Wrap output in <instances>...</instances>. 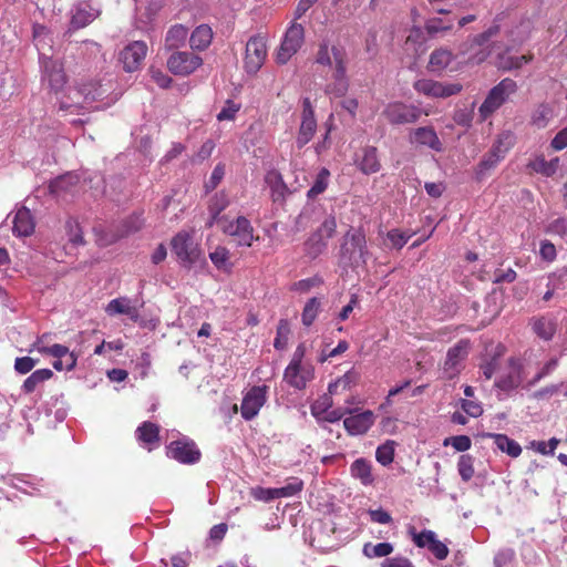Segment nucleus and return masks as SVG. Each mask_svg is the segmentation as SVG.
I'll use <instances>...</instances> for the list:
<instances>
[{
  "label": "nucleus",
  "mask_w": 567,
  "mask_h": 567,
  "mask_svg": "<svg viewBox=\"0 0 567 567\" xmlns=\"http://www.w3.org/2000/svg\"><path fill=\"white\" fill-rule=\"evenodd\" d=\"M107 93L99 81L90 80L81 83L78 87L69 90V94L59 103V110L72 114H82L86 105L102 100Z\"/></svg>",
  "instance_id": "f257e3e1"
},
{
  "label": "nucleus",
  "mask_w": 567,
  "mask_h": 567,
  "mask_svg": "<svg viewBox=\"0 0 567 567\" xmlns=\"http://www.w3.org/2000/svg\"><path fill=\"white\" fill-rule=\"evenodd\" d=\"M369 249L362 227L350 229L343 235L339 250V264L344 267H358L367 262Z\"/></svg>",
  "instance_id": "f03ea898"
},
{
  "label": "nucleus",
  "mask_w": 567,
  "mask_h": 567,
  "mask_svg": "<svg viewBox=\"0 0 567 567\" xmlns=\"http://www.w3.org/2000/svg\"><path fill=\"white\" fill-rule=\"evenodd\" d=\"M517 90V83L511 78H505L493 86L478 109L482 120H487L493 115Z\"/></svg>",
  "instance_id": "7ed1b4c3"
},
{
  "label": "nucleus",
  "mask_w": 567,
  "mask_h": 567,
  "mask_svg": "<svg viewBox=\"0 0 567 567\" xmlns=\"http://www.w3.org/2000/svg\"><path fill=\"white\" fill-rule=\"evenodd\" d=\"M47 334L41 336L34 342L33 347L42 354L53 357L56 360L53 362V368L56 371H71L75 368L78 358L69 350L68 347L62 344H45Z\"/></svg>",
  "instance_id": "20e7f679"
},
{
  "label": "nucleus",
  "mask_w": 567,
  "mask_h": 567,
  "mask_svg": "<svg viewBox=\"0 0 567 567\" xmlns=\"http://www.w3.org/2000/svg\"><path fill=\"white\" fill-rule=\"evenodd\" d=\"M303 43L305 28L302 24L292 21L277 50L275 56L276 62L278 64H286L301 49Z\"/></svg>",
  "instance_id": "39448f33"
},
{
  "label": "nucleus",
  "mask_w": 567,
  "mask_h": 567,
  "mask_svg": "<svg viewBox=\"0 0 567 567\" xmlns=\"http://www.w3.org/2000/svg\"><path fill=\"white\" fill-rule=\"evenodd\" d=\"M423 114L427 115V113H423L419 106L401 101L388 103L382 111V116L392 125L413 124L417 122Z\"/></svg>",
  "instance_id": "423d86ee"
},
{
  "label": "nucleus",
  "mask_w": 567,
  "mask_h": 567,
  "mask_svg": "<svg viewBox=\"0 0 567 567\" xmlns=\"http://www.w3.org/2000/svg\"><path fill=\"white\" fill-rule=\"evenodd\" d=\"M171 246L178 261L186 267H190L200 258L202 250L199 246L194 243L193 236L188 231L182 230L177 233L172 238Z\"/></svg>",
  "instance_id": "0eeeda50"
},
{
  "label": "nucleus",
  "mask_w": 567,
  "mask_h": 567,
  "mask_svg": "<svg viewBox=\"0 0 567 567\" xmlns=\"http://www.w3.org/2000/svg\"><path fill=\"white\" fill-rule=\"evenodd\" d=\"M223 233L234 237L238 246L245 247H250L254 240L259 238L254 236V227L244 216H239L236 219H230L229 216L224 218Z\"/></svg>",
  "instance_id": "6e6552de"
},
{
  "label": "nucleus",
  "mask_w": 567,
  "mask_h": 567,
  "mask_svg": "<svg viewBox=\"0 0 567 567\" xmlns=\"http://www.w3.org/2000/svg\"><path fill=\"white\" fill-rule=\"evenodd\" d=\"M267 58V45L262 37H251L246 44L244 66L247 73L256 74Z\"/></svg>",
  "instance_id": "1a4fd4ad"
},
{
  "label": "nucleus",
  "mask_w": 567,
  "mask_h": 567,
  "mask_svg": "<svg viewBox=\"0 0 567 567\" xmlns=\"http://www.w3.org/2000/svg\"><path fill=\"white\" fill-rule=\"evenodd\" d=\"M414 90L429 97H450L458 94L463 86L460 83H442L431 79H421L414 82Z\"/></svg>",
  "instance_id": "9d476101"
},
{
  "label": "nucleus",
  "mask_w": 567,
  "mask_h": 567,
  "mask_svg": "<svg viewBox=\"0 0 567 567\" xmlns=\"http://www.w3.org/2000/svg\"><path fill=\"white\" fill-rule=\"evenodd\" d=\"M267 385H254L247 391L240 405L243 419L250 421L258 415L260 409L267 402Z\"/></svg>",
  "instance_id": "9b49d317"
},
{
  "label": "nucleus",
  "mask_w": 567,
  "mask_h": 567,
  "mask_svg": "<svg viewBox=\"0 0 567 567\" xmlns=\"http://www.w3.org/2000/svg\"><path fill=\"white\" fill-rule=\"evenodd\" d=\"M470 341L462 339L450 348L442 369L443 379L452 380L461 372V363L467 357Z\"/></svg>",
  "instance_id": "f8f14e48"
},
{
  "label": "nucleus",
  "mask_w": 567,
  "mask_h": 567,
  "mask_svg": "<svg viewBox=\"0 0 567 567\" xmlns=\"http://www.w3.org/2000/svg\"><path fill=\"white\" fill-rule=\"evenodd\" d=\"M202 64L203 59L188 51H176L167 60V68L175 75H188Z\"/></svg>",
  "instance_id": "ddd939ff"
},
{
  "label": "nucleus",
  "mask_w": 567,
  "mask_h": 567,
  "mask_svg": "<svg viewBox=\"0 0 567 567\" xmlns=\"http://www.w3.org/2000/svg\"><path fill=\"white\" fill-rule=\"evenodd\" d=\"M43 66L42 81L48 83L49 89L58 93L60 92L68 82V76L64 71V66L60 61L51 58L41 59Z\"/></svg>",
  "instance_id": "4468645a"
},
{
  "label": "nucleus",
  "mask_w": 567,
  "mask_h": 567,
  "mask_svg": "<svg viewBox=\"0 0 567 567\" xmlns=\"http://www.w3.org/2000/svg\"><path fill=\"white\" fill-rule=\"evenodd\" d=\"M317 131L315 110L309 97L302 100L301 123L296 138L298 148L308 144Z\"/></svg>",
  "instance_id": "2eb2a0df"
},
{
  "label": "nucleus",
  "mask_w": 567,
  "mask_h": 567,
  "mask_svg": "<svg viewBox=\"0 0 567 567\" xmlns=\"http://www.w3.org/2000/svg\"><path fill=\"white\" fill-rule=\"evenodd\" d=\"M167 456L183 464H194L202 453L194 441L176 440L167 446Z\"/></svg>",
  "instance_id": "dca6fc26"
},
{
  "label": "nucleus",
  "mask_w": 567,
  "mask_h": 567,
  "mask_svg": "<svg viewBox=\"0 0 567 567\" xmlns=\"http://www.w3.org/2000/svg\"><path fill=\"white\" fill-rule=\"evenodd\" d=\"M147 53V45L143 41L127 44L120 53V60L126 72H134L141 68Z\"/></svg>",
  "instance_id": "f3484780"
},
{
  "label": "nucleus",
  "mask_w": 567,
  "mask_h": 567,
  "mask_svg": "<svg viewBox=\"0 0 567 567\" xmlns=\"http://www.w3.org/2000/svg\"><path fill=\"white\" fill-rule=\"evenodd\" d=\"M353 410H347L351 415L343 420V426L350 435L367 433L375 422V415L371 410L352 414Z\"/></svg>",
  "instance_id": "a211bd4d"
},
{
  "label": "nucleus",
  "mask_w": 567,
  "mask_h": 567,
  "mask_svg": "<svg viewBox=\"0 0 567 567\" xmlns=\"http://www.w3.org/2000/svg\"><path fill=\"white\" fill-rule=\"evenodd\" d=\"M410 142L412 144L426 146L436 152H441L443 148L442 142L432 126H423L413 130L410 134Z\"/></svg>",
  "instance_id": "6ab92c4d"
},
{
  "label": "nucleus",
  "mask_w": 567,
  "mask_h": 567,
  "mask_svg": "<svg viewBox=\"0 0 567 567\" xmlns=\"http://www.w3.org/2000/svg\"><path fill=\"white\" fill-rule=\"evenodd\" d=\"M312 379V373L301 364L289 363L284 372V380L292 388L302 390Z\"/></svg>",
  "instance_id": "aec40b11"
},
{
  "label": "nucleus",
  "mask_w": 567,
  "mask_h": 567,
  "mask_svg": "<svg viewBox=\"0 0 567 567\" xmlns=\"http://www.w3.org/2000/svg\"><path fill=\"white\" fill-rule=\"evenodd\" d=\"M522 382V364L515 358L508 359V372L496 381V386L503 391L516 389Z\"/></svg>",
  "instance_id": "412c9836"
},
{
  "label": "nucleus",
  "mask_w": 567,
  "mask_h": 567,
  "mask_svg": "<svg viewBox=\"0 0 567 567\" xmlns=\"http://www.w3.org/2000/svg\"><path fill=\"white\" fill-rule=\"evenodd\" d=\"M79 183L80 177L76 174L68 173L51 181L49 190L56 197H63L73 193Z\"/></svg>",
  "instance_id": "4be33fe9"
},
{
  "label": "nucleus",
  "mask_w": 567,
  "mask_h": 567,
  "mask_svg": "<svg viewBox=\"0 0 567 567\" xmlns=\"http://www.w3.org/2000/svg\"><path fill=\"white\" fill-rule=\"evenodd\" d=\"M137 441L152 451L159 444V426L151 421H145L136 429Z\"/></svg>",
  "instance_id": "5701e85b"
},
{
  "label": "nucleus",
  "mask_w": 567,
  "mask_h": 567,
  "mask_svg": "<svg viewBox=\"0 0 567 567\" xmlns=\"http://www.w3.org/2000/svg\"><path fill=\"white\" fill-rule=\"evenodd\" d=\"M105 311L110 316L126 315L134 322H136L140 318L137 308L132 306L131 300L126 297H120L111 300L107 303Z\"/></svg>",
  "instance_id": "b1692460"
},
{
  "label": "nucleus",
  "mask_w": 567,
  "mask_h": 567,
  "mask_svg": "<svg viewBox=\"0 0 567 567\" xmlns=\"http://www.w3.org/2000/svg\"><path fill=\"white\" fill-rule=\"evenodd\" d=\"M530 326L534 333L545 341L551 340L557 331L556 320L548 316L533 318Z\"/></svg>",
  "instance_id": "393cba45"
},
{
  "label": "nucleus",
  "mask_w": 567,
  "mask_h": 567,
  "mask_svg": "<svg viewBox=\"0 0 567 567\" xmlns=\"http://www.w3.org/2000/svg\"><path fill=\"white\" fill-rule=\"evenodd\" d=\"M12 224L13 234L20 237L30 236L34 230V223L31 213L24 207L16 213Z\"/></svg>",
  "instance_id": "a878e982"
},
{
  "label": "nucleus",
  "mask_w": 567,
  "mask_h": 567,
  "mask_svg": "<svg viewBox=\"0 0 567 567\" xmlns=\"http://www.w3.org/2000/svg\"><path fill=\"white\" fill-rule=\"evenodd\" d=\"M351 476L359 480L362 485L368 486L374 482L372 463L367 458H357L350 466Z\"/></svg>",
  "instance_id": "bb28decb"
},
{
  "label": "nucleus",
  "mask_w": 567,
  "mask_h": 567,
  "mask_svg": "<svg viewBox=\"0 0 567 567\" xmlns=\"http://www.w3.org/2000/svg\"><path fill=\"white\" fill-rule=\"evenodd\" d=\"M485 436L492 439L496 447L511 457H518L522 453L520 445L506 434L487 433Z\"/></svg>",
  "instance_id": "cd10ccee"
},
{
  "label": "nucleus",
  "mask_w": 567,
  "mask_h": 567,
  "mask_svg": "<svg viewBox=\"0 0 567 567\" xmlns=\"http://www.w3.org/2000/svg\"><path fill=\"white\" fill-rule=\"evenodd\" d=\"M212 40V28L207 24H200L192 32L189 43L193 49L202 51L209 47Z\"/></svg>",
  "instance_id": "c85d7f7f"
},
{
  "label": "nucleus",
  "mask_w": 567,
  "mask_h": 567,
  "mask_svg": "<svg viewBox=\"0 0 567 567\" xmlns=\"http://www.w3.org/2000/svg\"><path fill=\"white\" fill-rule=\"evenodd\" d=\"M360 380V372L355 369L347 371L343 375L339 377L334 382L330 383L328 391L330 394H337L339 391L350 390L357 385Z\"/></svg>",
  "instance_id": "c756f323"
},
{
  "label": "nucleus",
  "mask_w": 567,
  "mask_h": 567,
  "mask_svg": "<svg viewBox=\"0 0 567 567\" xmlns=\"http://www.w3.org/2000/svg\"><path fill=\"white\" fill-rule=\"evenodd\" d=\"M534 60L533 53L523 54L519 56L508 55L506 53L499 54L497 58V66L503 71L518 70L524 64H527Z\"/></svg>",
  "instance_id": "7c9ffc66"
},
{
  "label": "nucleus",
  "mask_w": 567,
  "mask_h": 567,
  "mask_svg": "<svg viewBox=\"0 0 567 567\" xmlns=\"http://www.w3.org/2000/svg\"><path fill=\"white\" fill-rule=\"evenodd\" d=\"M188 37V29L182 24L171 27L165 37V48L174 50L183 47Z\"/></svg>",
  "instance_id": "2f4dec72"
},
{
  "label": "nucleus",
  "mask_w": 567,
  "mask_h": 567,
  "mask_svg": "<svg viewBox=\"0 0 567 567\" xmlns=\"http://www.w3.org/2000/svg\"><path fill=\"white\" fill-rule=\"evenodd\" d=\"M359 168L362 173L369 175L380 171L381 164L378 158V150L374 146H368L363 150V155L359 162Z\"/></svg>",
  "instance_id": "473e14b6"
},
{
  "label": "nucleus",
  "mask_w": 567,
  "mask_h": 567,
  "mask_svg": "<svg viewBox=\"0 0 567 567\" xmlns=\"http://www.w3.org/2000/svg\"><path fill=\"white\" fill-rule=\"evenodd\" d=\"M333 62H334V71L332 74L333 81H342L348 80L347 76V52L340 45L331 47Z\"/></svg>",
  "instance_id": "72a5a7b5"
},
{
  "label": "nucleus",
  "mask_w": 567,
  "mask_h": 567,
  "mask_svg": "<svg viewBox=\"0 0 567 567\" xmlns=\"http://www.w3.org/2000/svg\"><path fill=\"white\" fill-rule=\"evenodd\" d=\"M53 372L50 369H39L32 372L23 382L21 389L25 394H30L43 382L50 380Z\"/></svg>",
  "instance_id": "f704fd0d"
},
{
  "label": "nucleus",
  "mask_w": 567,
  "mask_h": 567,
  "mask_svg": "<svg viewBox=\"0 0 567 567\" xmlns=\"http://www.w3.org/2000/svg\"><path fill=\"white\" fill-rule=\"evenodd\" d=\"M453 53L446 49L434 50L430 55L429 66L431 71H442L453 61Z\"/></svg>",
  "instance_id": "c9c22d12"
},
{
  "label": "nucleus",
  "mask_w": 567,
  "mask_h": 567,
  "mask_svg": "<svg viewBox=\"0 0 567 567\" xmlns=\"http://www.w3.org/2000/svg\"><path fill=\"white\" fill-rule=\"evenodd\" d=\"M558 157L547 161L544 156H538L530 163V167L536 173L542 174L546 177H550L556 174L558 169Z\"/></svg>",
  "instance_id": "e433bc0d"
},
{
  "label": "nucleus",
  "mask_w": 567,
  "mask_h": 567,
  "mask_svg": "<svg viewBox=\"0 0 567 567\" xmlns=\"http://www.w3.org/2000/svg\"><path fill=\"white\" fill-rule=\"evenodd\" d=\"M330 172L328 168L322 167L316 176L313 185L307 193V197L310 199H315L317 196L322 194L329 184Z\"/></svg>",
  "instance_id": "4c0bfd02"
},
{
  "label": "nucleus",
  "mask_w": 567,
  "mask_h": 567,
  "mask_svg": "<svg viewBox=\"0 0 567 567\" xmlns=\"http://www.w3.org/2000/svg\"><path fill=\"white\" fill-rule=\"evenodd\" d=\"M209 259L218 269L229 271L231 269L230 251L224 246H217L214 251L209 252Z\"/></svg>",
  "instance_id": "58836bf2"
},
{
  "label": "nucleus",
  "mask_w": 567,
  "mask_h": 567,
  "mask_svg": "<svg viewBox=\"0 0 567 567\" xmlns=\"http://www.w3.org/2000/svg\"><path fill=\"white\" fill-rule=\"evenodd\" d=\"M266 182L270 185L271 197L274 202L284 198L287 187L278 172L268 173L266 176Z\"/></svg>",
  "instance_id": "ea45409f"
},
{
  "label": "nucleus",
  "mask_w": 567,
  "mask_h": 567,
  "mask_svg": "<svg viewBox=\"0 0 567 567\" xmlns=\"http://www.w3.org/2000/svg\"><path fill=\"white\" fill-rule=\"evenodd\" d=\"M551 115V107L546 103H542L534 110L530 122L537 128H544L548 125Z\"/></svg>",
  "instance_id": "a19ab883"
},
{
  "label": "nucleus",
  "mask_w": 567,
  "mask_h": 567,
  "mask_svg": "<svg viewBox=\"0 0 567 567\" xmlns=\"http://www.w3.org/2000/svg\"><path fill=\"white\" fill-rule=\"evenodd\" d=\"M321 302L317 297L310 298L303 307L301 321L306 327H310L320 311Z\"/></svg>",
  "instance_id": "79ce46f5"
},
{
  "label": "nucleus",
  "mask_w": 567,
  "mask_h": 567,
  "mask_svg": "<svg viewBox=\"0 0 567 567\" xmlns=\"http://www.w3.org/2000/svg\"><path fill=\"white\" fill-rule=\"evenodd\" d=\"M327 248V241L322 240L319 235L311 234L305 243V252L311 259L317 258Z\"/></svg>",
  "instance_id": "37998d69"
},
{
  "label": "nucleus",
  "mask_w": 567,
  "mask_h": 567,
  "mask_svg": "<svg viewBox=\"0 0 567 567\" xmlns=\"http://www.w3.org/2000/svg\"><path fill=\"white\" fill-rule=\"evenodd\" d=\"M362 551L368 558L386 557L393 551V546L390 543H379L375 545L367 543Z\"/></svg>",
  "instance_id": "c03bdc74"
},
{
  "label": "nucleus",
  "mask_w": 567,
  "mask_h": 567,
  "mask_svg": "<svg viewBox=\"0 0 567 567\" xmlns=\"http://www.w3.org/2000/svg\"><path fill=\"white\" fill-rule=\"evenodd\" d=\"M458 474L464 482H468L473 478L474 470V457L470 454H463L460 456L457 462Z\"/></svg>",
  "instance_id": "a18cd8bd"
},
{
  "label": "nucleus",
  "mask_w": 567,
  "mask_h": 567,
  "mask_svg": "<svg viewBox=\"0 0 567 567\" xmlns=\"http://www.w3.org/2000/svg\"><path fill=\"white\" fill-rule=\"evenodd\" d=\"M503 159V155H496V153L488 152L482 161L478 163L476 168V175L478 178H482L485 176V174L495 168L496 165Z\"/></svg>",
  "instance_id": "49530a36"
},
{
  "label": "nucleus",
  "mask_w": 567,
  "mask_h": 567,
  "mask_svg": "<svg viewBox=\"0 0 567 567\" xmlns=\"http://www.w3.org/2000/svg\"><path fill=\"white\" fill-rule=\"evenodd\" d=\"M229 205L228 196L225 192H218L209 199L208 213L209 215H219Z\"/></svg>",
  "instance_id": "de8ad7c7"
},
{
  "label": "nucleus",
  "mask_w": 567,
  "mask_h": 567,
  "mask_svg": "<svg viewBox=\"0 0 567 567\" xmlns=\"http://www.w3.org/2000/svg\"><path fill=\"white\" fill-rule=\"evenodd\" d=\"M289 334H290V326H289L288 320H286V319L279 320V323L277 326V336L274 341V347L277 350H284L288 344Z\"/></svg>",
  "instance_id": "09e8293b"
},
{
  "label": "nucleus",
  "mask_w": 567,
  "mask_h": 567,
  "mask_svg": "<svg viewBox=\"0 0 567 567\" xmlns=\"http://www.w3.org/2000/svg\"><path fill=\"white\" fill-rule=\"evenodd\" d=\"M375 458L383 466L391 464L394 460V442L388 441L386 443L378 446L375 451Z\"/></svg>",
  "instance_id": "8fccbe9b"
},
{
  "label": "nucleus",
  "mask_w": 567,
  "mask_h": 567,
  "mask_svg": "<svg viewBox=\"0 0 567 567\" xmlns=\"http://www.w3.org/2000/svg\"><path fill=\"white\" fill-rule=\"evenodd\" d=\"M302 488H303L302 480H300L298 477H291L285 486L276 488V489H277L278 498H282V497L295 496L298 493H300L302 491Z\"/></svg>",
  "instance_id": "3c124183"
},
{
  "label": "nucleus",
  "mask_w": 567,
  "mask_h": 567,
  "mask_svg": "<svg viewBox=\"0 0 567 567\" xmlns=\"http://www.w3.org/2000/svg\"><path fill=\"white\" fill-rule=\"evenodd\" d=\"M337 230V220L334 216H328L318 229L313 233L315 235H319L322 240H328L332 238Z\"/></svg>",
  "instance_id": "603ef678"
},
{
  "label": "nucleus",
  "mask_w": 567,
  "mask_h": 567,
  "mask_svg": "<svg viewBox=\"0 0 567 567\" xmlns=\"http://www.w3.org/2000/svg\"><path fill=\"white\" fill-rule=\"evenodd\" d=\"M94 20V14L83 8H78L72 16L71 25L74 29H81L90 24Z\"/></svg>",
  "instance_id": "864d4df0"
},
{
  "label": "nucleus",
  "mask_w": 567,
  "mask_h": 567,
  "mask_svg": "<svg viewBox=\"0 0 567 567\" xmlns=\"http://www.w3.org/2000/svg\"><path fill=\"white\" fill-rule=\"evenodd\" d=\"M65 229L72 244L82 245L84 243L82 230L75 219L69 218L65 223Z\"/></svg>",
  "instance_id": "5fc2aeb1"
},
{
  "label": "nucleus",
  "mask_w": 567,
  "mask_h": 567,
  "mask_svg": "<svg viewBox=\"0 0 567 567\" xmlns=\"http://www.w3.org/2000/svg\"><path fill=\"white\" fill-rule=\"evenodd\" d=\"M315 61L323 66H331L332 63H334L331 48H329L327 42H321L319 44Z\"/></svg>",
  "instance_id": "6e6d98bb"
},
{
  "label": "nucleus",
  "mask_w": 567,
  "mask_h": 567,
  "mask_svg": "<svg viewBox=\"0 0 567 567\" xmlns=\"http://www.w3.org/2000/svg\"><path fill=\"white\" fill-rule=\"evenodd\" d=\"M411 236L412 234L401 231L400 229H391L386 235L391 246L395 249H401L408 243Z\"/></svg>",
  "instance_id": "4d7b16f0"
},
{
  "label": "nucleus",
  "mask_w": 567,
  "mask_h": 567,
  "mask_svg": "<svg viewBox=\"0 0 567 567\" xmlns=\"http://www.w3.org/2000/svg\"><path fill=\"white\" fill-rule=\"evenodd\" d=\"M239 110L240 104L235 103L233 100H227L224 107L217 114V120L219 122L231 121L235 118Z\"/></svg>",
  "instance_id": "13d9d810"
},
{
  "label": "nucleus",
  "mask_w": 567,
  "mask_h": 567,
  "mask_svg": "<svg viewBox=\"0 0 567 567\" xmlns=\"http://www.w3.org/2000/svg\"><path fill=\"white\" fill-rule=\"evenodd\" d=\"M443 444L445 446L451 444L456 451L465 452L471 449L472 441L467 435H456L445 439Z\"/></svg>",
  "instance_id": "bf43d9fd"
},
{
  "label": "nucleus",
  "mask_w": 567,
  "mask_h": 567,
  "mask_svg": "<svg viewBox=\"0 0 567 567\" xmlns=\"http://www.w3.org/2000/svg\"><path fill=\"white\" fill-rule=\"evenodd\" d=\"M250 495L256 501L266 502V503L278 498L276 488H265L261 486H256V487L251 488Z\"/></svg>",
  "instance_id": "052dcab7"
},
{
  "label": "nucleus",
  "mask_w": 567,
  "mask_h": 567,
  "mask_svg": "<svg viewBox=\"0 0 567 567\" xmlns=\"http://www.w3.org/2000/svg\"><path fill=\"white\" fill-rule=\"evenodd\" d=\"M559 444V440L556 437H551L548 442L545 441H534L532 443L533 447L540 454L544 455H554L555 450Z\"/></svg>",
  "instance_id": "680f3d73"
},
{
  "label": "nucleus",
  "mask_w": 567,
  "mask_h": 567,
  "mask_svg": "<svg viewBox=\"0 0 567 567\" xmlns=\"http://www.w3.org/2000/svg\"><path fill=\"white\" fill-rule=\"evenodd\" d=\"M224 176H225V165L219 163L214 167L212 175L209 177V181L205 184L207 192L214 190L218 186V184L221 182Z\"/></svg>",
  "instance_id": "e2e57ef3"
},
{
  "label": "nucleus",
  "mask_w": 567,
  "mask_h": 567,
  "mask_svg": "<svg viewBox=\"0 0 567 567\" xmlns=\"http://www.w3.org/2000/svg\"><path fill=\"white\" fill-rule=\"evenodd\" d=\"M349 90V80L333 81L326 86V93L333 95L334 97H341L346 95Z\"/></svg>",
  "instance_id": "0e129e2a"
},
{
  "label": "nucleus",
  "mask_w": 567,
  "mask_h": 567,
  "mask_svg": "<svg viewBox=\"0 0 567 567\" xmlns=\"http://www.w3.org/2000/svg\"><path fill=\"white\" fill-rule=\"evenodd\" d=\"M516 278H517V274L513 268H507V269L498 268L494 271L493 282L494 284H504V282L511 284V282L515 281Z\"/></svg>",
  "instance_id": "69168bd1"
},
{
  "label": "nucleus",
  "mask_w": 567,
  "mask_h": 567,
  "mask_svg": "<svg viewBox=\"0 0 567 567\" xmlns=\"http://www.w3.org/2000/svg\"><path fill=\"white\" fill-rule=\"evenodd\" d=\"M452 29V23H444L442 19L434 18L430 19L425 23V30L429 34H436L441 31H447Z\"/></svg>",
  "instance_id": "338daca9"
},
{
  "label": "nucleus",
  "mask_w": 567,
  "mask_h": 567,
  "mask_svg": "<svg viewBox=\"0 0 567 567\" xmlns=\"http://www.w3.org/2000/svg\"><path fill=\"white\" fill-rule=\"evenodd\" d=\"M37 364V361L30 357L17 358L14 361V369L21 374L29 373Z\"/></svg>",
  "instance_id": "774afa93"
}]
</instances>
